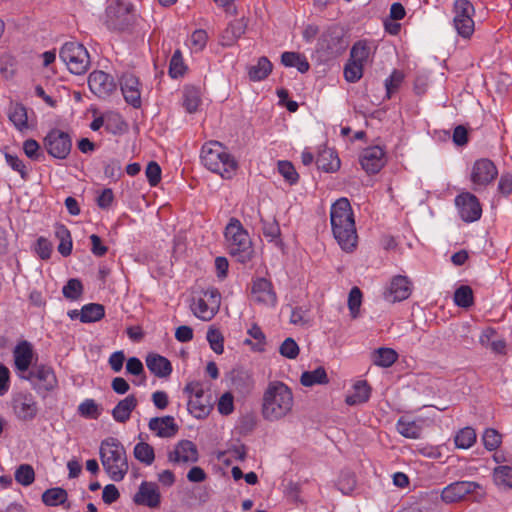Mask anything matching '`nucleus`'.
I'll use <instances>...</instances> for the list:
<instances>
[{
	"instance_id": "f257e3e1",
	"label": "nucleus",
	"mask_w": 512,
	"mask_h": 512,
	"mask_svg": "<svg viewBox=\"0 0 512 512\" xmlns=\"http://www.w3.org/2000/svg\"><path fill=\"white\" fill-rule=\"evenodd\" d=\"M330 223L332 233L345 252L355 250L358 242L354 213L346 197L337 199L330 208Z\"/></svg>"
},
{
	"instance_id": "f03ea898",
	"label": "nucleus",
	"mask_w": 512,
	"mask_h": 512,
	"mask_svg": "<svg viewBox=\"0 0 512 512\" xmlns=\"http://www.w3.org/2000/svg\"><path fill=\"white\" fill-rule=\"evenodd\" d=\"M294 405L291 388L281 381L268 384L262 398V415L265 420L277 421L287 416Z\"/></svg>"
},
{
	"instance_id": "7ed1b4c3",
	"label": "nucleus",
	"mask_w": 512,
	"mask_h": 512,
	"mask_svg": "<svg viewBox=\"0 0 512 512\" xmlns=\"http://www.w3.org/2000/svg\"><path fill=\"white\" fill-rule=\"evenodd\" d=\"M99 456L104 471L112 481L120 482L125 478L129 470L127 453L117 438L103 439L99 447Z\"/></svg>"
},
{
	"instance_id": "20e7f679",
	"label": "nucleus",
	"mask_w": 512,
	"mask_h": 512,
	"mask_svg": "<svg viewBox=\"0 0 512 512\" xmlns=\"http://www.w3.org/2000/svg\"><path fill=\"white\" fill-rule=\"evenodd\" d=\"M201 162L211 172L224 179H231L238 168L235 158L218 141L205 143L201 149Z\"/></svg>"
},
{
	"instance_id": "39448f33",
	"label": "nucleus",
	"mask_w": 512,
	"mask_h": 512,
	"mask_svg": "<svg viewBox=\"0 0 512 512\" xmlns=\"http://www.w3.org/2000/svg\"><path fill=\"white\" fill-rule=\"evenodd\" d=\"M229 254L241 264H246L254 257V248L248 231L241 221L231 217L224 230Z\"/></svg>"
},
{
	"instance_id": "423d86ee",
	"label": "nucleus",
	"mask_w": 512,
	"mask_h": 512,
	"mask_svg": "<svg viewBox=\"0 0 512 512\" xmlns=\"http://www.w3.org/2000/svg\"><path fill=\"white\" fill-rule=\"evenodd\" d=\"M349 46V40L343 27L338 24L327 26L320 34L316 52L321 60L328 62L342 55Z\"/></svg>"
},
{
	"instance_id": "0eeeda50",
	"label": "nucleus",
	"mask_w": 512,
	"mask_h": 512,
	"mask_svg": "<svg viewBox=\"0 0 512 512\" xmlns=\"http://www.w3.org/2000/svg\"><path fill=\"white\" fill-rule=\"evenodd\" d=\"M20 379L29 382L31 388L42 397H46L58 388V378L54 368L45 363L35 362Z\"/></svg>"
},
{
	"instance_id": "6e6552de",
	"label": "nucleus",
	"mask_w": 512,
	"mask_h": 512,
	"mask_svg": "<svg viewBox=\"0 0 512 512\" xmlns=\"http://www.w3.org/2000/svg\"><path fill=\"white\" fill-rule=\"evenodd\" d=\"M60 59L66 64L68 70L75 75L85 74L90 67V56L83 44L69 41L62 45L59 52Z\"/></svg>"
},
{
	"instance_id": "1a4fd4ad",
	"label": "nucleus",
	"mask_w": 512,
	"mask_h": 512,
	"mask_svg": "<svg viewBox=\"0 0 512 512\" xmlns=\"http://www.w3.org/2000/svg\"><path fill=\"white\" fill-rule=\"evenodd\" d=\"M453 27L457 36L468 41L475 31V8L469 0H454L453 3Z\"/></svg>"
},
{
	"instance_id": "9d476101",
	"label": "nucleus",
	"mask_w": 512,
	"mask_h": 512,
	"mask_svg": "<svg viewBox=\"0 0 512 512\" xmlns=\"http://www.w3.org/2000/svg\"><path fill=\"white\" fill-rule=\"evenodd\" d=\"M183 392L189 398L187 409L193 417L204 419L210 414L213 408L211 397L205 396L203 384L200 381L188 382Z\"/></svg>"
},
{
	"instance_id": "9b49d317",
	"label": "nucleus",
	"mask_w": 512,
	"mask_h": 512,
	"mask_svg": "<svg viewBox=\"0 0 512 512\" xmlns=\"http://www.w3.org/2000/svg\"><path fill=\"white\" fill-rule=\"evenodd\" d=\"M133 4L117 0L106 9V24L110 30L124 31L133 23Z\"/></svg>"
},
{
	"instance_id": "f8f14e48",
	"label": "nucleus",
	"mask_w": 512,
	"mask_h": 512,
	"mask_svg": "<svg viewBox=\"0 0 512 512\" xmlns=\"http://www.w3.org/2000/svg\"><path fill=\"white\" fill-rule=\"evenodd\" d=\"M43 146L54 159L65 160L72 149V138L69 133L53 128L44 137Z\"/></svg>"
},
{
	"instance_id": "ddd939ff",
	"label": "nucleus",
	"mask_w": 512,
	"mask_h": 512,
	"mask_svg": "<svg viewBox=\"0 0 512 512\" xmlns=\"http://www.w3.org/2000/svg\"><path fill=\"white\" fill-rule=\"evenodd\" d=\"M455 208L460 219L465 223L478 221L482 216L479 199L468 191H463L454 199Z\"/></svg>"
},
{
	"instance_id": "4468645a",
	"label": "nucleus",
	"mask_w": 512,
	"mask_h": 512,
	"mask_svg": "<svg viewBox=\"0 0 512 512\" xmlns=\"http://www.w3.org/2000/svg\"><path fill=\"white\" fill-rule=\"evenodd\" d=\"M11 407L15 417L20 421H32L36 418L38 403L29 391H19L12 395Z\"/></svg>"
},
{
	"instance_id": "2eb2a0df",
	"label": "nucleus",
	"mask_w": 512,
	"mask_h": 512,
	"mask_svg": "<svg viewBox=\"0 0 512 512\" xmlns=\"http://www.w3.org/2000/svg\"><path fill=\"white\" fill-rule=\"evenodd\" d=\"M498 176V169L494 162L488 158L477 159L471 169L470 181L474 190L478 187H487Z\"/></svg>"
},
{
	"instance_id": "dca6fc26",
	"label": "nucleus",
	"mask_w": 512,
	"mask_h": 512,
	"mask_svg": "<svg viewBox=\"0 0 512 512\" xmlns=\"http://www.w3.org/2000/svg\"><path fill=\"white\" fill-rule=\"evenodd\" d=\"M14 369L18 377H22L35 363V352L33 345L27 340L19 341L13 351Z\"/></svg>"
},
{
	"instance_id": "f3484780",
	"label": "nucleus",
	"mask_w": 512,
	"mask_h": 512,
	"mask_svg": "<svg viewBox=\"0 0 512 512\" xmlns=\"http://www.w3.org/2000/svg\"><path fill=\"white\" fill-rule=\"evenodd\" d=\"M88 86L91 92L99 98H105L109 96L117 88L114 77L100 70H96L90 73L88 77Z\"/></svg>"
},
{
	"instance_id": "a211bd4d",
	"label": "nucleus",
	"mask_w": 512,
	"mask_h": 512,
	"mask_svg": "<svg viewBox=\"0 0 512 512\" xmlns=\"http://www.w3.org/2000/svg\"><path fill=\"white\" fill-rule=\"evenodd\" d=\"M412 292V283L406 276L397 275L391 279L388 288L383 293L384 299L395 303L406 300Z\"/></svg>"
},
{
	"instance_id": "6ab92c4d",
	"label": "nucleus",
	"mask_w": 512,
	"mask_h": 512,
	"mask_svg": "<svg viewBox=\"0 0 512 512\" xmlns=\"http://www.w3.org/2000/svg\"><path fill=\"white\" fill-rule=\"evenodd\" d=\"M119 85L125 101L133 108L141 107V91L139 79L132 73H124Z\"/></svg>"
},
{
	"instance_id": "aec40b11",
	"label": "nucleus",
	"mask_w": 512,
	"mask_h": 512,
	"mask_svg": "<svg viewBox=\"0 0 512 512\" xmlns=\"http://www.w3.org/2000/svg\"><path fill=\"white\" fill-rule=\"evenodd\" d=\"M360 164L368 174H377L385 165V151L380 146L365 148L360 156Z\"/></svg>"
},
{
	"instance_id": "412c9836",
	"label": "nucleus",
	"mask_w": 512,
	"mask_h": 512,
	"mask_svg": "<svg viewBox=\"0 0 512 512\" xmlns=\"http://www.w3.org/2000/svg\"><path fill=\"white\" fill-rule=\"evenodd\" d=\"M251 293L253 299L257 303L265 305H275L277 302V296L273 288V284L270 280L258 277L253 280Z\"/></svg>"
},
{
	"instance_id": "4be33fe9",
	"label": "nucleus",
	"mask_w": 512,
	"mask_h": 512,
	"mask_svg": "<svg viewBox=\"0 0 512 512\" xmlns=\"http://www.w3.org/2000/svg\"><path fill=\"white\" fill-rule=\"evenodd\" d=\"M198 459V449L190 440L179 441L175 448L168 453V460L172 463H195Z\"/></svg>"
},
{
	"instance_id": "5701e85b",
	"label": "nucleus",
	"mask_w": 512,
	"mask_h": 512,
	"mask_svg": "<svg viewBox=\"0 0 512 512\" xmlns=\"http://www.w3.org/2000/svg\"><path fill=\"white\" fill-rule=\"evenodd\" d=\"M133 501L138 505H145L150 508L158 507L161 496L157 485L153 482H142L138 492L133 497Z\"/></svg>"
},
{
	"instance_id": "b1692460",
	"label": "nucleus",
	"mask_w": 512,
	"mask_h": 512,
	"mask_svg": "<svg viewBox=\"0 0 512 512\" xmlns=\"http://www.w3.org/2000/svg\"><path fill=\"white\" fill-rule=\"evenodd\" d=\"M148 427L161 438H170L177 434L179 427L173 416L153 417L149 420Z\"/></svg>"
},
{
	"instance_id": "393cba45",
	"label": "nucleus",
	"mask_w": 512,
	"mask_h": 512,
	"mask_svg": "<svg viewBox=\"0 0 512 512\" xmlns=\"http://www.w3.org/2000/svg\"><path fill=\"white\" fill-rule=\"evenodd\" d=\"M145 361L149 371L158 378H166L173 371L171 362L160 354L149 353Z\"/></svg>"
},
{
	"instance_id": "a878e982",
	"label": "nucleus",
	"mask_w": 512,
	"mask_h": 512,
	"mask_svg": "<svg viewBox=\"0 0 512 512\" xmlns=\"http://www.w3.org/2000/svg\"><path fill=\"white\" fill-rule=\"evenodd\" d=\"M138 400L134 394H130L124 399L120 400L112 409V417L118 423H126L133 410L137 407Z\"/></svg>"
},
{
	"instance_id": "bb28decb",
	"label": "nucleus",
	"mask_w": 512,
	"mask_h": 512,
	"mask_svg": "<svg viewBox=\"0 0 512 512\" xmlns=\"http://www.w3.org/2000/svg\"><path fill=\"white\" fill-rule=\"evenodd\" d=\"M316 165L317 168L323 172L334 173L339 170L341 161L335 150L325 148L318 153Z\"/></svg>"
},
{
	"instance_id": "cd10ccee",
	"label": "nucleus",
	"mask_w": 512,
	"mask_h": 512,
	"mask_svg": "<svg viewBox=\"0 0 512 512\" xmlns=\"http://www.w3.org/2000/svg\"><path fill=\"white\" fill-rule=\"evenodd\" d=\"M371 396V387L366 380H358L352 387V392L345 398V403L355 406L366 403Z\"/></svg>"
},
{
	"instance_id": "c85d7f7f",
	"label": "nucleus",
	"mask_w": 512,
	"mask_h": 512,
	"mask_svg": "<svg viewBox=\"0 0 512 512\" xmlns=\"http://www.w3.org/2000/svg\"><path fill=\"white\" fill-rule=\"evenodd\" d=\"M422 421L401 416L396 423L397 432L405 438L418 439L422 434Z\"/></svg>"
},
{
	"instance_id": "c756f323",
	"label": "nucleus",
	"mask_w": 512,
	"mask_h": 512,
	"mask_svg": "<svg viewBox=\"0 0 512 512\" xmlns=\"http://www.w3.org/2000/svg\"><path fill=\"white\" fill-rule=\"evenodd\" d=\"M273 65L266 56L258 58L256 65L248 67V76L252 82L266 79L272 72Z\"/></svg>"
},
{
	"instance_id": "7c9ffc66",
	"label": "nucleus",
	"mask_w": 512,
	"mask_h": 512,
	"mask_svg": "<svg viewBox=\"0 0 512 512\" xmlns=\"http://www.w3.org/2000/svg\"><path fill=\"white\" fill-rule=\"evenodd\" d=\"M478 488H480V485L472 481L450 483V502L460 501Z\"/></svg>"
},
{
	"instance_id": "2f4dec72",
	"label": "nucleus",
	"mask_w": 512,
	"mask_h": 512,
	"mask_svg": "<svg viewBox=\"0 0 512 512\" xmlns=\"http://www.w3.org/2000/svg\"><path fill=\"white\" fill-rule=\"evenodd\" d=\"M201 104V94L199 88L195 86H185L182 93V105L186 112L195 113Z\"/></svg>"
},
{
	"instance_id": "473e14b6",
	"label": "nucleus",
	"mask_w": 512,
	"mask_h": 512,
	"mask_svg": "<svg viewBox=\"0 0 512 512\" xmlns=\"http://www.w3.org/2000/svg\"><path fill=\"white\" fill-rule=\"evenodd\" d=\"M300 383L305 387L324 385L329 383V378L324 367L319 366L311 371H304L300 377Z\"/></svg>"
},
{
	"instance_id": "72a5a7b5",
	"label": "nucleus",
	"mask_w": 512,
	"mask_h": 512,
	"mask_svg": "<svg viewBox=\"0 0 512 512\" xmlns=\"http://www.w3.org/2000/svg\"><path fill=\"white\" fill-rule=\"evenodd\" d=\"M281 63L285 67H295L300 73H306L310 69L307 58L298 52H283L281 55Z\"/></svg>"
},
{
	"instance_id": "f704fd0d",
	"label": "nucleus",
	"mask_w": 512,
	"mask_h": 512,
	"mask_svg": "<svg viewBox=\"0 0 512 512\" xmlns=\"http://www.w3.org/2000/svg\"><path fill=\"white\" fill-rule=\"evenodd\" d=\"M453 302L459 308L470 309L475 303L473 289L469 285H460L454 291Z\"/></svg>"
},
{
	"instance_id": "c9c22d12",
	"label": "nucleus",
	"mask_w": 512,
	"mask_h": 512,
	"mask_svg": "<svg viewBox=\"0 0 512 512\" xmlns=\"http://www.w3.org/2000/svg\"><path fill=\"white\" fill-rule=\"evenodd\" d=\"M398 359L397 352L392 348L380 347L372 352V362L378 367L388 368Z\"/></svg>"
},
{
	"instance_id": "e433bc0d",
	"label": "nucleus",
	"mask_w": 512,
	"mask_h": 512,
	"mask_svg": "<svg viewBox=\"0 0 512 512\" xmlns=\"http://www.w3.org/2000/svg\"><path fill=\"white\" fill-rule=\"evenodd\" d=\"M55 236L59 240L58 252L67 257L72 252V237L69 229L61 223L55 225Z\"/></svg>"
},
{
	"instance_id": "4c0bfd02",
	"label": "nucleus",
	"mask_w": 512,
	"mask_h": 512,
	"mask_svg": "<svg viewBox=\"0 0 512 512\" xmlns=\"http://www.w3.org/2000/svg\"><path fill=\"white\" fill-rule=\"evenodd\" d=\"M8 118L17 130L23 131L28 128L27 110L23 104L16 103L12 105L9 108Z\"/></svg>"
},
{
	"instance_id": "58836bf2",
	"label": "nucleus",
	"mask_w": 512,
	"mask_h": 512,
	"mask_svg": "<svg viewBox=\"0 0 512 512\" xmlns=\"http://www.w3.org/2000/svg\"><path fill=\"white\" fill-rule=\"evenodd\" d=\"M105 316V309L102 304L89 303L80 310V321L82 323H92L101 320Z\"/></svg>"
},
{
	"instance_id": "ea45409f",
	"label": "nucleus",
	"mask_w": 512,
	"mask_h": 512,
	"mask_svg": "<svg viewBox=\"0 0 512 512\" xmlns=\"http://www.w3.org/2000/svg\"><path fill=\"white\" fill-rule=\"evenodd\" d=\"M496 335V331L492 328L487 329L480 336V343L489 347L496 354H505L506 342L503 339H492Z\"/></svg>"
},
{
	"instance_id": "a19ab883",
	"label": "nucleus",
	"mask_w": 512,
	"mask_h": 512,
	"mask_svg": "<svg viewBox=\"0 0 512 512\" xmlns=\"http://www.w3.org/2000/svg\"><path fill=\"white\" fill-rule=\"evenodd\" d=\"M68 499V493L64 488L54 487L44 491L42 501L47 506L63 505Z\"/></svg>"
},
{
	"instance_id": "79ce46f5",
	"label": "nucleus",
	"mask_w": 512,
	"mask_h": 512,
	"mask_svg": "<svg viewBox=\"0 0 512 512\" xmlns=\"http://www.w3.org/2000/svg\"><path fill=\"white\" fill-rule=\"evenodd\" d=\"M472 131L469 125L460 124L455 126L451 135L453 145L461 150L466 148L470 142Z\"/></svg>"
},
{
	"instance_id": "37998d69",
	"label": "nucleus",
	"mask_w": 512,
	"mask_h": 512,
	"mask_svg": "<svg viewBox=\"0 0 512 512\" xmlns=\"http://www.w3.org/2000/svg\"><path fill=\"white\" fill-rule=\"evenodd\" d=\"M191 310L197 318L203 321H210L218 312L201 297L193 299Z\"/></svg>"
},
{
	"instance_id": "c03bdc74",
	"label": "nucleus",
	"mask_w": 512,
	"mask_h": 512,
	"mask_svg": "<svg viewBox=\"0 0 512 512\" xmlns=\"http://www.w3.org/2000/svg\"><path fill=\"white\" fill-rule=\"evenodd\" d=\"M371 54V47L367 40L356 41L351 50L349 59L356 61L357 63L365 64Z\"/></svg>"
},
{
	"instance_id": "a18cd8bd",
	"label": "nucleus",
	"mask_w": 512,
	"mask_h": 512,
	"mask_svg": "<svg viewBox=\"0 0 512 512\" xmlns=\"http://www.w3.org/2000/svg\"><path fill=\"white\" fill-rule=\"evenodd\" d=\"M476 442V432L472 427L460 429L455 437L454 443L457 448L468 449Z\"/></svg>"
},
{
	"instance_id": "49530a36",
	"label": "nucleus",
	"mask_w": 512,
	"mask_h": 512,
	"mask_svg": "<svg viewBox=\"0 0 512 512\" xmlns=\"http://www.w3.org/2000/svg\"><path fill=\"white\" fill-rule=\"evenodd\" d=\"M133 454L139 462L145 465H151L155 459L154 448L146 442L137 443L134 447Z\"/></svg>"
},
{
	"instance_id": "de8ad7c7",
	"label": "nucleus",
	"mask_w": 512,
	"mask_h": 512,
	"mask_svg": "<svg viewBox=\"0 0 512 512\" xmlns=\"http://www.w3.org/2000/svg\"><path fill=\"white\" fill-rule=\"evenodd\" d=\"M493 478L497 486L505 489L512 488V467L500 465L494 468Z\"/></svg>"
},
{
	"instance_id": "09e8293b",
	"label": "nucleus",
	"mask_w": 512,
	"mask_h": 512,
	"mask_svg": "<svg viewBox=\"0 0 512 512\" xmlns=\"http://www.w3.org/2000/svg\"><path fill=\"white\" fill-rule=\"evenodd\" d=\"M245 33V24L242 20L236 19L229 23L225 29L223 39L226 45H231Z\"/></svg>"
},
{
	"instance_id": "8fccbe9b",
	"label": "nucleus",
	"mask_w": 512,
	"mask_h": 512,
	"mask_svg": "<svg viewBox=\"0 0 512 512\" xmlns=\"http://www.w3.org/2000/svg\"><path fill=\"white\" fill-rule=\"evenodd\" d=\"M262 233L270 242L280 241L281 230L275 218L261 219Z\"/></svg>"
},
{
	"instance_id": "3c124183",
	"label": "nucleus",
	"mask_w": 512,
	"mask_h": 512,
	"mask_svg": "<svg viewBox=\"0 0 512 512\" xmlns=\"http://www.w3.org/2000/svg\"><path fill=\"white\" fill-rule=\"evenodd\" d=\"M187 67L184 63L182 53L179 49L175 50L169 64V75L173 79L182 77Z\"/></svg>"
},
{
	"instance_id": "603ef678",
	"label": "nucleus",
	"mask_w": 512,
	"mask_h": 512,
	"mask_svg": "<svg viewBox=\"0 0 512 512\" xmlns=\"http://www.w3.org/2000/svg\"><path fill=\"white\" fill-rule=\"evenodd\" d=\"M4 158L7 165L13 171L17 172L22 180L26 181L29 179V170L27 169L25 163L17 155L4 152Z\"/></svg>"
},
{
	"instance_id": "864d4df0",
	"label": "nucleus",
	"mask_w": 512,
	"mask_h": 512,
	"mask_svg": "<svg viewBox=\"0 0 512 512\" xmlns=\"http://www.w3.org/2000/svg\"><path fill=\"white\" fill-rule=\"evenodd\" d=\"M364 65L354 60L348 59L344 66V78L349 83L358 82L363 76Z\"/></svg>"
},
{
	"instance_id": "5fc2aeb1",
	"label": "nucleus",
	"mask_w": 512,
	"mask_h": 512,
	"mask_svg": "<svg viewBox=\"0 0 512 512\" xmlns=\"http://www.w3.org/2000/svg\"><path fill=\"white\" fill-rule=\"evenodd\" d=\"M63 296L71 301L78 300L83 294V284L77 278H71L62 288Z\"/></svg>"
},
{
	"instance_id": "6e6d98bb",
	"label": "nucleus",
	"mask_w": 512,
	"mask_h": 512,
	"mask_svg": "<svg viewBox=\"0 0 512 512\" xmlns=\"http://www.w3.org/2000/svg\"><path fill=\"white\" fill-rule=\"evenodd\" d=\"M78 413L86 418L96 420L101 415V409L99 405L93 399H85L78 406Z\"/></svg>"
},
{
	"instance_id": "4d7b16f0",
	"label": "nucleus",
	"mask_w": 512,
	"mask_h": 512,
	"mask_svg": "<svg viewBox=\"0 0 512 512\" xmlns=\"http://www.w3.org/2000/svg\"><path fill=\"white\" fill-rule=\"evenodd\" d=\"M15 480L23 486L31 485L35 480V472L30 464H21L15 471Z\"/></svg>"
},
{
	"instance_id": "13d9d810",
	"label": "nucleus",
	"mask_w": 512,
	"mask_h": 512,
	"mask_svg": "<svg viewBox=\"0 0 512 512\" xmlns=\"http://www.w3.org/2000/svg\"><path fill=\"white\" fill-rule=\"evenodd\" d=\"M278 172L290 184L294 185L298 182L299 175L290 161L280 160L277 164Z\"/></svg>"
},
{
	"instance_id": "bf43d9fd",
	"label": "nucleus",
	"mask_w": 512,
	"mask_h": 512,
	"mask_svg": "<svg viewBox=\"0 0 512 512\" xmlns=\"http://www.w3.org/2000/svg\"><path fill=\"white\" fill-rule=\"evenodd\" d=\"M482 442L488 451H494L501 445L502 436L497 430L487 428L482 435Z\"/></svg>"
},
{
	"instance_id": "052dcab7",
	"label": "nucleus",
	"mask_w": 512,
	"mask_h": 512,
	"mask_svg": "<svg viewBox=\"0 0 512 512\" xmlns=\"http://www.w3.org/2000/svg\"><path fill=\"white\" fill-rule=\"evenodd\" d=\"M362 304V291L357 286L353 287L348 295V308L350 316L356 319L359 316L360 306Z\"/></svg>"
},
{
	"instance_id": "680f3d73",
	"label": "nucleus",
	"mask_w": 512,
	"mask_h": 512,
	"mask_svg": "<svg viewBox=\"0 0 512 512\" xmlns=\"http://www.w3.org/2000/svg\"><path fill=\"white\" fill-rule=\"evenodd\" d=\"M356 483V477L353 473L342 472L337 481V488L342 494L349 495L354 491Z\"/></svg>"
},
{
	"instance_id": "e2e57ef3",
	"label": "nucleus",
	"mask_w": 512,
	"mask_h": 512,
	"mask_svg": "<svg viewBox=\"0 0 512 512\" xmlns=\"http://www.w3.org/2000/svg\"><path fill=\"white\" fill-rule=\"evenodd\" d=\"M206 339L210 348L216 354H222L224 352V337L218 329L209 328L206 334Z\"/></svg>"
},
{
	"instance_id": "0e129e2a",
	"label": "nucleus",
	"mask_w": 512,
	"mask_h": 512,
	"mask_svg": "<svg viewBox=\"0 0 512 512\" xmlns=\"http://www.w3.org/2000/svg\"><path fill=\"white\" fill-rule=\"evenodd\" d=\"M448 486L444 487L439 493L437 490H433L427 494V501L433 502V507L430 509L431 512H440L443 504L448 503Z\"/></svg>"
},
{
	"instance_id": "69168bd1",
	"label": "nucleus",
	"mask_w": 512,
	"mask_h": 512,
	"mask_svg": "<svg viewBox=\"0 0 512 512\" xmlns=\"http://www.w3.org/2000/svg\"><path fill=\"white\" fill-rule=\"evenodd\" d=\"M125 122L119 114H110L105 116L104 128L108 133L117 135L123 132Z\"/></svg>"
},
{
	"instance_id": "338daca9",
	"label": "nucleus",
	"mask_w": 512,
	"mask_h": 512,
	"mask_svg": "<svg viewBox=\"0 0 512 512\" xmlns=\"http://www.w3.org/2000/svg\"><path fill=\"white\" fill-rule=\"evenodd\" d=\"M208 35L203 29L195 30L190 37V48L193 52L197 53L202 51L207 44Z\"/></svg>"
},
{
	"instance_id": "774afa93",
	"label": "nucleus",
	"mask_w": 512,
	"mask_h": 512,
	"mask_svg": "<svg viewBox=\"0 0 512 512\" xmlns=\"http://www.w3.org/2000/svg\"><path fill=\"white\" fill-rule=\"evenodd\" d=\"M23 151L25 155L33 161H39L43 157L39 143L32 138L26 139L23 142Z\"/></svg>"
}]
</instances>
